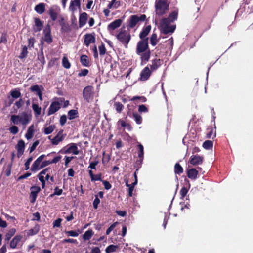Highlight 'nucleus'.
I'll use <instances>...</instances> for the list:
<instances>
[{
	"label": "nucleus",
	"mask_w": 253,
	"mask_h": 253,
	"mask_svg": "<svg viewBox=\"0 0 253 253\" xmlns=\"http://www.w3.org/2000/svg\"><path fill=\"white\" fill-rule=\"evenodd\" d=\"M136 53L140 56L142 63H146L149 60L151 52L149 49L148 38L141 40L138 42Z\"/></svg>",
	"instance_id": "nucleus-1"
},
{
	"label": "nucleus",
	"mask_w": 253,
	"mask_h": 253,
	"mask_svg": "<svg viewBox=\"0 0 253 253\" xmlns=\"http://www.w3.org/2000/svg\"><path fill=\"white\" fill-rule=\"evenodd\" d=\"M177 12L173 11L169 15L168 18H163L160 22L161 32L165 34H172L174 32L176 26L172 25L171 23L177 19Z\"/></svg>",
	"instance_id": "nucleus-2"
},
{
	"label": "nucleus",
	"mask_w": 253,
	"mask_h": 253,
	"mask_svg": "<svg viewBox=\"0 0 253 253\" xmlns=\"http://www.w3.org/2000/svg\"><path fill=\"white\" fill-rule=\"evenodd\" d=\"M31 119V116L26 112H22L20 115H12L11 116L10 120L15 125L21 124L25 128Z\"/></svg>",
	"instance_id": "nucleus-3"
},
{
	"label": "nucleus",
	"mask_w": 253,
	"mask_h": 253,
	"mask_svg": "<svg viewBox=\"0 0 253 253\" xmlns=\"http://www.w3.org/2000/svg\"><path fill=\"white\" fill-rule=\"evenodd\" d=\"M117 39L125 46L127 48L131 40V36L129 32L121 28L118 34L115 35Z\"/></svg>",
	"instance_id": "nucleus-4"
},
{
	"label": "nucleus",
	"mask_w": 253,
	"mask_h": 253,
	"mask_svg": "<svg viewBox=\"0 0 253 253\" xmlns=\"http://www.w3.org/2000/svg\"><path fill=\"white\" fill-rule=\"evenodd\" d=\"M156 14L159 16L165 14L169 10V3L167 0H158L155 2Z\"/></svg>",
	"instance_id": "nucleus-5"
},
{
	"label": "nucleus",
	"mask_w": 253,
	"mask_h": 253,
	"mask_svg": "<svg viewBox=\"0 0 253 253\" xmlns=\"http://www.w3.org/2000/svg\"><path fill=\"white\" fill-rule=\"evenodd\" d=\"M146 16L145 14H142L140 16L138 15H132L127 21V28L129 30L134 28L139 21H144L146 20Z\"/></svg>",
	"instance_id": "nucleus-6"
},
{
	"label": "nucleus",
	"mask_w": 253,
	"mask_h": 253,
	"mask_svg": "<svg viewBox=\"0 0 253 253\" xmlns=\"http://www.w3.org/2000/svg\"><path fill=\"white\" fill-rule=\"evenodd\" d=\"M94 93L92 86H87L83 91V96L87 102L90 103L93 100Z\"/></svg>",
	"instance_id": "nucleus-7"
},
{
	"label": "nucleus",
	"mask_w": 253,
	"mask_h": 253,
	"mask_svg": "<svg viewBox=\"0 0 253 253\" xmlns=\"http://www.w3.org/2000/svg\"><path fill=\"white\" fill-rule=\"evenodd\" d=\"M61 12V9L57 5H53L50 6L48 10V14L50 18L53 21L57 19Z\"/></svg>",
	"instance_id": "nucleus-8"
},
{
	"label": "nucleus",
	"mask_w": 253,
	"mask_h": 253,
	"mask_svg": "<svg viewBox=\"0 0 253 253\" xmlns=\"http://www.w3.org/2000/svg\"><path fill=\"white\" fill-rule=\"evenodd\" d=\"M60 101H55L52 102L48 109V115H51L58 111L62 105V100L60 98Z\"/></svg>",
	"instance_id": "nucleus-9"
},
{
	"label": "nucleus",
	"mask_w": 253,
	"mask_h": 253,
	"mask_svg": "<svg viewBox=\"0 0 253 253\" xmlns=\"http://www.w3.org/2000/svg\"><path fill=\"white\" fill-rule=\"evenodd\" d=\"M45 157V155H41L34 161L31 168L32 171L35 172L41 169V165Z\"/></svg>",
	"instance_id": "nucleus-10"
},
{
	"label": "nucleus",
	"mask_w": 253,
	"mask_h": 253,
	"mask_svg": "<svg viewBox=\"0 0 253 253\" xmlns=\"http://www.w3.org/2000/svg\"><path fill=\"white\" fill-rule=\"evenodd\" d=\"M122 22V21L121 19H118L110 23L108 25L107 29L112 35H114V30L119 27L121 26Z\"/></svg>",
	"instance_id": "nucleus-11"
},
{
	"label": "nucleus",
	"mask_w": 253,
	"mask_h": 253,
	"mask_svg": "<svg viewBox=\"0 0 253 253\" xmlns=\"http://www.w3.org/2000/svg\"><path fill=\"white\" fill-rule=\"evenodd\" d=\"M66 135L63 133V130H61L53 139H51V143L55 145H58L64 139Z\"/></svg>",
	"instance_id": "nucleus-12"
},
{
	"label": "nucleus",
	"mask_w": 253,
	"mask_h": 253,
	"mask_svg": "<svg viewBox=\"0 0 253 253\" xmlns=\"http://www.w3.org/2000/svg\"><path fill=\"white\" fill-rule=\"evenodd\" d=\"M44 41L50 44L52 42V38L51 35V29L49 25H47L43 30Z\"/></svg>",
	"instance_id": "nucleus-13"
},
{
	"label": "nucleus",
	"mask_w": 253,
	"mask_h": 253,
	"mask_svg": "<svg viewBox=\"0 0 253 253\" xmlns=\"http://www.w3.org/2000/svg\"><path fill=\"white\" fill-rule=\"evenodd\" d=\"M64 153L65 154L72 153L74 155H78L79 153V151L76 144L72 143L68 145L66 149H64Z\"/></svg>",
	"instance_id": "nucleus-14"
},
{
	"label": "nucleus",
	"mask_w": 253,
	"mask_h": 253,
	"mask_svg": "<svg viewBox=\"0 0 253 253\" xmlns=\"http://www.w3.org/2000/svg\"><path fill=\"white\" fill-rule=\"evenodd\" d=\"M41 188L39 186H32L31 187V192L30 198H31V202L34 203L36 200L37 195L40 191Z\"/></svg>",
	"instance_id": "nucleus-15"
},
{
	"label": "nucleus",
	"mask_w": 253,
	"mask_h": 253,
	"mask_svg": "<svg viewBox=\"0 0 253 253\" xmlns=\"http://www.w3.org/2000/svg\"><path fill=\"white\" fill-rule=\"evenodd\" d=\"M17 150V157L20 158L23 154L25 149V142L23 140H20L16 146Z\"/></svg>",
	"instance_id": "nucleus-16"
},
{
	"label": "nucleus",
	"mask_w": 253,
	"mask_h": 253,
	"mask_svg": "<svg viewBox=\"0 0 253 253\" xmlns=\"http://www.w3.org/2000/svg\"><path fill=\"white\" fill-rule=\"evenodd\" d=\"M81 7V0H74L70 2V6L69 7V11L72 13H74L77 8H80Z\"/></svg>",
	"instance_id": "nucleus-17"
},
{
	"label": "nucleus",
	"mask_w": 253,
	"mask_h": 253,
	"mask_svg": "<svg viewBox=\"0 0 253 253\" xmlns=\"http://www.w3.org/2000/svg\"><path fill=\"white\" fill-rule=\"evenodd\" d=\"M151 74V71L148 67H145L140 73V80L141 81L147 80Z\"/></svg>",
	"instance_id": "nucleus-18"
},
{
	"label": "nucleus",
	"mask_w": 253,
	"mask_h": 253,
	"mask_svg": "<svg viewBox=\"0 0 253 253\" xmlns=\"http://www.w3.org/2000/svg\"><path fill=\"white\" fill-rule=\"evenodd\" d=\"M203 161V157L196 155L191 157L190 163L192 165L196 166L201 164Z\"/></svg>",
	"instance_id": "nucleus-19"
},
{
	"label": "nucleus",
	"mask_w": 253,
	"mask_h": 253,
	"mask_svg": "<svg viewBox=\"0 0 253 253\" xmlns=\"http://www.w3.org/2000/svg\"><path fill=\"white\" fill-rule=\"evenodd\" d=\"M34 22L35 25L33 28L34 32H38L40 31L43 27V22L38 18H35Z\"/></svg>",
	"instance_id": "nucleus-20"
},
{
	"label": "nucleus",
	"mask_w": 253,
	"mask_h": 253,
	"mask_svg": "<svg viewBox=\"0 0 253 253\" xmlns=\"http://www.w3.org/2000/svg\"><path fill=\"white\" fill-rule=\"evenodd\" d=\"M22 236L18 235L15 236L10 242V247L11 249H15L22 239Z\"/></svg>",
	"instance_id": "nucleus-21"
},
{
	"label": "nucleus",
	"mask_w": 253,
	"mask_h": 253,
	"mask_svg": "<svg viewBox=\"0 0 253 253\" xmlns=\"http://www.w3.org/2000/svg\"><path fill=\"white\" fill-rule=\"evenodd\" d=\"M163 63V61L160 59H155L152 61L150 69L152 71L156 70Z\"/></svg>",
	"instance_id": "nucleus-22"
},
{
	"label": "nucleus",
	"mask_w": 253,
	"mask_h": 253,
	"mask_svg": "<svg viewBox=\"0 0 253 253\" xmlns=\"http://www.w3.org/2000/svg\"><path fill=\"white\" fill-rule=\"evenodd\" d=\"M198 171L199 170L195 169H190L187 171V176L191 179L195 180L197 178Z\"/></svg>",
	"instance_id": "nucleus-23"
},
{
	"label": "nucleus",
	"mask_w": 253,
	"mask_h": 253,
	"mask_svg": "<svg viewBox=\"0 0 253 253\" xmlns=\"http://www.w3.org/2000/svg\"><path fill=\"white\" fill-rule=\"evenodd\" d=\"M95 40V37L92 35L90 34L85 35L84 42L87 46H88L90 43L94 42Z\"/></svg>",
	"instance_id": "nucleus-24"
},
{
	"label": "nucleus",
	"mask_w": 253,
	"mask_h": 253,
	"mask_svg": "<svg viewBox=\"0 0 253 253\" xmlns=\"http://www.w3.org/2000/svg\"><path fill=\"white\" fill-rule=\"evenodd\" d=\"M151 29V27L150 25H148L142 29V31L139 34V37L141 40H144V39L146 38V37L150 33Z\"/></svg>",
	"instance_id": "nucleus-25"
},
{
	"label": "nucleus",
	"mask_w": 253,
	"mask_h": 253,
	"mask_svg": "<svg viewBox=\"0 0 253 253\" xmlns=\"http://www.w3.org/2000/svg\"><path fill=\"white\" fill-rule=\"evenodd\" d=\"M87 14L85 12L82 13L79 17V26L80 27H82L84 26L87 21Z\"/></svg>",
	"instance_id": "nucleus-26"
},
{
	"label": "nucleus",
	"mask_w": 253,
	"mask_h": 253,
	"mask_svg": "<svg viewBox=\"0 0 253 253\" xmlns=\"http://www.w3.org/2000/svg\"><path fill=\"white\" fill-rule=\"evenodd\" d=\"M16 231L15 228H11L9 229L5 235L4 238L5 242L8 243L11 238L15 234Z\"/></svg>",
	"instance_id": "nucleus-27"
},
{
	"label": "nucleus",
	"mask_w": 253,
	"mask_h": 253,
	"mask_svg": "<svg viewBox=\"0 0 253 253\" xmlns=\"http://www.w3.org/2000/svg\"><path fill=\"white\" fill-rule=\"evenodd\" d=\"M35 10L40 14H42L45 11V4L40 3L37 4L35 7Z\"/></svg>",
	"instance_id": "nucleus-28"
},
{
	"label": "nucleus",
	"mask_w": 253,
	"mask_h": 253,
	"mask_svg": "<svg viewBox=\"0 0 253 253\" xmlns=\"http://www.w3.org/2000/svg\"><path fill=\"white\" fill-rule=\"evenodd\" d=\"M32 108L36 116H38L41 114L42 108L38 104L33 103Z\"/></svg>",
	"instance_id": "nucleus-29"
},
{
	"label": "nucleus",
	"mask_w": 253,
	"mask_h": 253,
	"mask_svg": "<svg viewBox=\"0 0 253 253\" xmlns=\"http://www.w3.org/2000/svg\"><path fill=\"white\" fill-rule=\"evenodd\" d=\"M34 132V125H32L30 126H29V127L28 128L27 131L25 134V137L28 140L31 139L33 136Z\"/></svg>",
	"instance_id": "nucleus-30"
},
{
	"label": "nucleus",
	"mask_w": 253,
	"mask_h": 253,
	"mask_svg": "<svg viewBox=\"0 0 253 253\" xmlns=\"http://www.w3.org/2000/svg\"><path fill=\"white\" fill-rule=\"evenodd\" d=\"M30 89L32 92H35L37 95L42 91L43 88L42 85H34L31 86Z\"/></svg>",
	"instance_id": "nucleus-31"
},
{
	"label": "nucleus",
	"mask_w": 253,
	"mask_h": 253,
	"mask_svg": "<svg viewBox=\"0 0 253 253\" xmlns=\"http://www.w3.org/2000/svg\"><path fill=\"white\" fill-rule=\"evenodd\" d=\"M80 61L82 64L85 66L88 67L89 65V61L88 58L86 55H83L81 56Z\"/></svg>",
	"instance_id": "nucleus-32"
},
{
	"label": "nucleus",
	"mask_w": 253,
	"mask_h": 253,
	"mask_svg": "<svg viewBox=\"0 0 253 253\" xmlns=\"http://www.w3.org/2000/svg\"><path fill=\"white\" fill-rule=\"evenodd\" d=\"M78 114L77 110L74 109L70 110L68 112V118L70 120H73L78 117Z\"/></svg>",
	"instance_id": "nucleus-33"
},
{
	"label": "nucleus",
	"mask_w": 253,
	"mask_h": 253,
	"mask_svg": "<svg viewBox=\"0 0 253 253\" xmlns=\"http://www.w3.org/2000/svg\"><path fill=\"white\" fill-rule=\"evenodd\" d=\"M93 234V232L92 230H88L86 231L83 235V239L84 240H89Z\"/></svg>",
	"instance_id": "nucleus-34"
},
{
	"label": "nucleus",
	"mask_w": 253,
	"mask_h": 253,
	"mask_svg": "<svg viewBox=\"0 0 253 253\" xmlns=\"http://www.w3.org/2000/svg\"><path fill=\"white\" fill-rule=\"evenodd\" d=\"M174 172L177 174H180L183 173V168L179 164L176 163L174 166Z\"/></svg>",
	"instance_id": "nucleus-35"
},
{
	"label": "nucleus",
	"mask_w": 253,
	"mask_h": 253,
	"mask_svg": "<svg viewBox=\"0 0 253 253\" xmlns=\"http://www.w3.org/2000/svg\"><path fill=\"white\" fill-rule=\"evenodd\" d=\"M158 42L157 35L155 33H153L150 38V43L152 45L155 46Z\"/></svg>",
	"instance_id": "nucleus-36"
},
{
	"label": "nucleus",
	"mask_w": 253,
	"mask_h": 253,
	"mask_svg": "<svg viewBox=\"0 0 253 253\" xmlns=\"http://www.w3.org/2000/svg\"><path fill=\"white\" fill-rule=\"evenodd\" d=\"M203 147L207 150L210 149L213 147V142L211 140H206L203 144Z\"/></svg>",
	"instance_id": "nucleus-37"
},
{
	"label": "nucleus",
	"mask_w": 253,
	"mask_h": 253,
	"mask_svg": "<svg viewBox=\"0 0 253 253\" xmlns=\"http://www.w3.org/2000/svg\"><path fill=\"white\" fill-rule=\"evenodd\" d=\"M55 126L54 125H50L44 128V133L45 134H51L55 129Z\"/></svg>",
	"instance_id": "nucleus-38"
},
{
	"label": "nucleus",
	"mask_w": 253,
	"mask_h": 253,
	"mask_svg": "<svg viewBox=\"0 0 253 253\" xmlns=\"http://www.w3.org/2000/svg\"><path fill=\"white\" fill-rule=\"evenodd\" d=\"M133 118L137 124H141L142 123V117L137 113H133Z\"/></svg>",
	"instance_id": "nucleus-39"
},
{
	"label": "nucleus",
	"mask_w": 253,
	"mask_h": 253,
	"mask_svg": "<svg viewBox=\"0 0 253 253\" xmlns=\"http://www.w3.org/2000/svg\"><path fill=\"white\" fill-rule=\"evenodd\" d=\"M11 96L12 98L17 99L21 96V93L20 92L17 90V89H14L11 91L10 92Z\"/></svg>",
	"instance_id": "nucleus-40"
},
{
	"label": "nucleus",
	"mask_w": 253,
	"mask_h": 253,
	"mask_svg": "<svg viewBox=\"0 0 253 253\" xmlns=\"http://www.w3.org/2000/svg\"><path fill=\"white\" fill-rule=\"evenodd\" d=\"M28 54L27 48L26 46H24L22 47V51L19 56L20 59H23L26 57Z\"/></svg>",
	"instance_id": "nucleus-41"
},
{
	"label": "nucleus",
	"mask_w": 253,
	"mask_h": 253,
	"mask_svg": "<svg viewBox=\"0 0 253 253\" xmlns=\"http://www.w3.org/2000/svg\"><path fill=\"white\" fill-rule=\"evenodd\" d=\"M114 106L118 113H121L124 108V106L122 104L119 102H115Z\"/></svg>",
	"instance_id": "nucleus-42"
},
{
	"label": "nucleus",
	"mask_w": 253,
	"mask_h": 253,
	"mask_svg": "<svg viewBox=\"0 0 253 253\" xmlns=\"http://www.w3.org/2000/svg\"><path fill=\"white\" fill-rule=\"evenodd\" d=\"M62 65L66 69H69L71 67V64L66 57H64L62 59Z\"/></svg>",
	"instance_id": "nucleus-43"
},
{
	"label": "nucleus",
	"mask_w": 253,
	"mask_h": 253,
	"mask_svg": "<svg viewBox=\"0 0 253 253\" xmlns=\"http://www.w3.org/2000/svg\"><path fill=\"white\" fill-rule=\"evenodd\" d=\"M117 248V246L110 245L106 248L105 251L107 253H110L115 252Z\"/></svg>",
	"instance_id": "nucleus-44"
},
{
	"label": "nucleus",
	"mask_w": 253,
	"mask_h": 253,
	"mask_svg": "<svg viewBox=\"0 0 253 253\" xmlns=\"http://www.w3.org/2000/svg\"><path fill=\"white\" fill-rule=\"evenodd\" d=\"M63 192V190L61 189H59L57 187H56L54 189V192L53 194L50 195V197H52L54 195H60L62 194Z\"/></svg>",
	"instance_id": "nucleus-45"
},
{
	"label": "nucleus",
	"mask_w": 253,
	"mask_h": 253,
	"mask_svg": "<svg viewBox=\"0 0 253 253\" xmlns=\"http://www.w3.org/2000/svg\"><path fill=\"white\" fill-rule=\"evenodd\" d=\"M139 149V152L138 153V157L140 159H142L143 158L144 152H143V146L142 144H140L138 145Z\"/></svg>",
	"instance_id": "nucleus-46"
},
{
	"label": "nucleus",
	"mask_w": 253,
	"mask_h": 253,
	"mask_svg": "<svg viewBox=\"0 0 253 253\" xmlns=\"http://www.w3.org/2000/svg\"><path fill=\"white\" fill-rule=\"evenodd\" d=\"M9 130L10 133L13 134H17L19 131L18 127L16 126H12L11 127H10Z\"/></svg>",
	"instance_id": "nucleus-47"
},
{
	"label": "nucleus",
	"mask_w": 253,
	"mask_h": 253,
	"mask_svg": "<svg viewBox=\"0 0 253 253\" xmlns=\"http://www.w3.org/2000/svg\"><path fill=\"white\" fill-rule=\"evenodd\" d=\"M100 203V200L98 198V196L97 195H95V199L94 200L93 202V208L95 209H97L98 204Z\"/></svg>",
	"instance_id": "nucleus-48"
},
{
	"label": "nucleus",
	"mask_w": 253,
	"mask_h": 253,
	"mask_svg": "<svg viewBox=\"0 0 253 253\" xmlns=\"http://www.w3.org/2000/svg\"><path fill=\"white\" fill-rule=\"evenodd\" d=\"M65 234L68 236L72 237H77L79 235L77 232L73 230L65 231Z\"/></svg>",
	"instance_id": "nucleus-49"
},
{
	"label": "nucleus",
	"mask_w": 253,
	"mask_h": 253,
	"mask_svg": "<svg viewBox=\"0 0 253 253\" xmlns=\"http://www.w3.org/2000/svg\"><path fill=\"white\" fill-rule=\"evenodd\" d=\"M70 30L69 25L66 23L61 26V31L62 32H68Z\"/></svg>",
	"instance_id": "nucleus-50"
},
{
	"label": "nucleus",
	"mask_w": 253,
	"mask_h": 253,
	"mask_svg": "<svg viewBox=\"0 0 253 253\" xmlns=\"http://www.w3.org/2000/svg\"><path fill=\"white\" fill-rule=\"evenodd\" d=\"M7 42V36L6 33H2L0 37V43L6 44Z\"/></svg>",
	"instance_id": "nucleus-51"
},
{
	"label": "nucleus",
	"mask_w": 253,
	"mask_h": 253,
	"mask_svg": "<svg viewBox=\"0 0 253 253\" xmlns=\"http://www.w3.org/2000/svg\"><path fill=\"white\" fill-rule=\"evenodd\" d=\"M99 51L100 55H103L105 54L106 49L103 44L99 46Z\"/></svg>",
	"instance_id": "nucleus-52"
},
{
	"label": "nucleus",
	"mask_w": 253,
	"mask_h": 253,
	"mask_svg": "<svg viewBox=\"0 0 253 253\" xmlns=\"http://www.w3.org/2000/svg\"><path fill=\"white\" fill-rule=\"evenodd\" d=\"M118 224L117 222H116L112 224L106 230V234L109 235L110 232L114 229V228L116 226V225Z\"/></svg>",
	"instance_id": "nucleus-53"
},
{
	"label": "nucleus",
	"mask_w": 253,
	"mask_h": 253,
	"mask_svg": "<svg viewBox=\"0 0 253 253\" xmlns=\"http://www.w3.org/2000/svg\"><path fill=\"white\" fill-rule=\"evenodd\" d=\"M62 221V219L61 218H58L55 220L53 223L54 227H59L61 226V223Z\"/></svg>",
	"instance_id": "nucleus-54"
},
{
	"label": "nucleus",
	"mask_w": 253,
	"mask_h": 253,
	"mask_svg": "<svg viewBox=\"0 0 253 253\" xmlns=\"http://www.w3.org/2000/svg\"><path fill=\"white\" fill-rule=\"evenodd\" d=\"M38 59L42 65L45 64V61L43 56L42 50L41 54L38 55Z\"/></svg>",
	"instance_id": "nucleus-55"
},
{
	"label": "nucleus",
	"mask_w": 253,
	"mask_h": 253,
	"mask_svg": "<svg viewBox=\"0 0 253 253\" xmlns=\"http://www.w3.org/2000/svg\"><path fill=\"white\" fill-rule=\"evenodd\" d=\"M102 183L104 186V188L106 190H109L111 188L112 186L111 184L107 181L106 180H103L102 181Z\"/></svg>",
	"instance_id": "nucleus-56"
},
{
	"label": "nucleus",
	"mask_w": 253,
	"mask_h": 253,
	"mask_svg": "<svg viewBox=\"0 0 253 253\" xmlns=\"http://www.w3.org/2000/svg\"><path fill=\"white\" fill-rule=\"evenodd\" d=\"M39 143V142L38 140H36L33 143L32 145L29 149L30 153H32L33 151H34L35 150L36 147L38 145Z\"/></svg>",
	"instance_id": "nucleus-57"
},
{
	"label": "nucleus",
	"mask_w": 253,
	"mask_h": 253,
	"mask_svg": "<svg viewBox=\"0 0 253 253\" xmlns=\"http://www.w3.org/2000/svg\"><path fill=\"white\" fill-rule=\"evenodd\" d=\"M67 121V117L65 115H63L60 118V124L61 126H64Z\"/></svg>",
	"instance_id": "nucleus-58"
},
{
	"label": "nucleus",
	"mask_w": 253,
	"mask_h": 253,
	"mask_svg": "<svg viewBox=\"0 0 253 253\" xmlns=\"http://www.w3.org/2000/svg\"><path fill=\"white\" fill-rule=\"evenodd\" d=\"M32 160H33V158L32 157H30L27 160L26 162L25 163V167L26 170H28L29 169V166H30V163L32 162Z\"/></svg>",
	"instance_id": "nucleus-59"
},
{
	"label": "nucleus",
	"mask_w": 253,
	"mask_h": 253,
	"mask_svg": "<svg viewBox=\"0 0 253 253\" xmlns=\"http://www.w3.org/2000/svg\"><path fill=\"white\" fill-rule=\"evenodd\" d=\"M188 192V190L185 187H182L180 190V193L182 198H184Z\"/></svg>",
	"instance_id": "nucleus-60"
},
{
	"label": "nucleus",
	"mask_w": 253,
	"mask_h": 253,
	"mask_svg": "<svg viewBox=\"0 0 253 253\" xmlns=\"http://www.w3.org/2000/svg\"><path fill=\"white\" fill-rule=\"evenodd\" d=\"M88 73V70L87 69H84L81 70V71L78 73V76L79 77L85 76L87 75Z\"/></svg>",
	"instance_id": "nucleus-61"
},
{
	"label": "nucleus",
	"mask_w": 253,
	"mask_h": 253,
	"mask_svg": "<svg viewBox=\"0 0 253 253\" xmlns=\"http://www.w3.org/2000/svg\"><path fill=\"white\" fill-rule=\"evenodd\" d=\"M35 43V39L33 37H31L28 39V46L31 47H33L34 44Z\"/></svg>",
	"instance_id": "nucleus-62"
},
{
	"label": "nucleus",
	"mask_w": 253,
	"mask_h": 253,
	"mask_svg": "<svg viewBox=\"0 0 253 253\" xmlns=\"http://www.w3.org/2000/svg\"><path fill=\"white\" fill-rule=\"evenodd\" d=\"M91 181H102L101 179V174H97L96 175H94L93 177V178H92Z\"/></svg>",
	"instance_id": "nucleus-63"
},
{
	"label": "nucleus",
	"mask_w": 253,
	"mask_h": 253,
	"mask_svg": "<svg viewBox=\"0 0 253 253\" xmlns=\"http://www.w3.org/2000/svg\"><path fill=\"white\" fill-rule=\"evenodd\" d=\"M31 175V173L27 172V173H25L24 174H23L22 175H21L19 177H18V178L17 179V180L19 181V180H21L22 179H25V178H27V177H29Z\"/></svg>",
	"instance_id": "nucleus-64"
}]
</instances>
